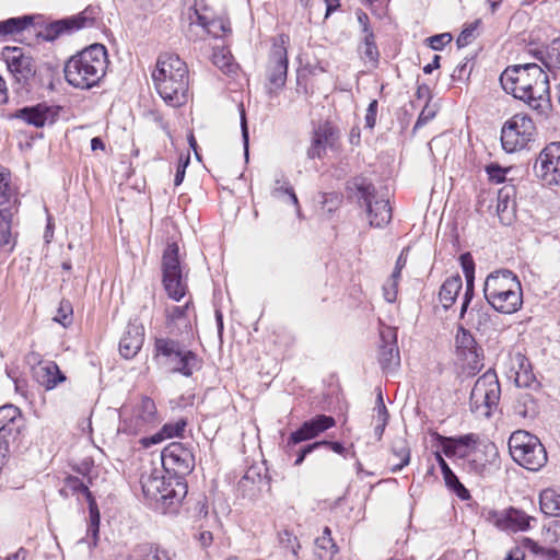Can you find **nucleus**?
<instances>
[{
    "label": "nucleus",
    "mask_w": 560,
    "mask_h": 560,
    "mask_svg": "<svg viewBox=\"0 0 560 560\" xmlns=\"http://www.w3.org/2000/svg\"><path fill=\"white\" fill-rule=\"evenodd\" d=\"M500 83L506 93L524 101L539 114L550 109L549 78L539 65L510 66L501 73Z\"/></svg>",
    "instance_id": "f257e3e1"
},
{
    "label": "nucleus",
    "mask_w": 560,
    "mask_h": 560,
    "mask_svg": "<svg viewBox=\"0 0 560 560\" xmlns=\"http://www.w3.org/2000/svg\"><path fill=\"white\" fill-rule=\"evenodd\" d=\"M152 80L162 100L172 107L187 103L189 71L186 62L175 54H161L152 72Z\"/></svg>",
    "instance_id": "f03ea898"
},
{
    "label": "nucleus",
    "mask_w": 560,
    "mask_h": 560,
    "mask_svg": "<svg viewBox=\"0 0 560 560\" xmlns=\"http://www.w3.org/2000/svg\"><path fill=\"white\" fill-rule=\"evenodd\" d=\"M107 50L102 44H92L70 57L63 68L66 81L75 89L90 90L106 74Z\"/></svg>",
    "instance_id": "7ed1b4c3"
},
{
    "label": "nucleus",
    "mask_w": 560,
    "mask_h": 560,
    "mask_svg": "<svg viewBox=\"0 0 560 560\" xmlns=\"http://www.w3.org/2000/svg\"><path fill=\"white\" fill-rule=\"evenodd\" d=\"M483 295L488 304L502 314H514L523 304L522 284L509 269H499L488 275Z\"/></svg>",
    "instance_id": "20e7f679"
},
{
    "label": "nucleus",
    "mask_w": 560,
    "mask_h": 560,
    "mask_svg": "<svg viewBox=\"0 0 560 560\" xmlns=\"http://www.w3.org/2000/svg\"><path fill=\"white\" fill-rule=\"evenodd\" d=\"M140 482L144 497L161 503L164 512L180 503L188 492L187 483L183 477H165L156 470L149 476H141Z\"/></svg>",
    "instance_id": "39448f33"
},
{
    "label": "nucleus",
    "mask_w": 560,
    "mask_h": 560,
    "mask_svg": "<svg viewBox=\"0 0 560 560\" xmlns=\"http://www.w3.org/2000/svg\"><path fill=\"white\" fill-rule=\"evenodd\" d=\"M512 458L522 467L537 471L547 463V452L539 439L527 431L517 430L509 439Z\"/></svg>",
    "instance_id": "423d86ee"
},
{
    "label": "nucleus",
    "mask_w": 560,
    "mask_h": 560,
    "mask_svg": "<svg viewBox=\"0 0 560 560\" xmlns=\"http://www.w3.org/2000/svg\"><path fill=\"white\" fill-rule=\"evenodd\" d=\"M501 387L494 371L488 370L475 382L469 397L470 411L477 417L489 418L498 408Z\"/></svg>",
    "instance_id": "0eeeda50"
},
{
    "label": "nucleus",
    "mask_w": 560,
    "mask_h": 560,
    "mask_svg": "<svg viewBox=\"0 0 560 560\" xmlns=\"http://www.w3.org/2000/svg\"><path fill=\"white\" fill-rule=\"evenodd\" d=\"M162 284L167 296L180 301L187 292L186 277L179 260V247L176 243L166 246L162 255Z\"/></svg>",
    "instance_id": "6e6552de"
},
{
    "label": "nucleus",
    "mask_w": 560,
    "mask_h": 560,
    "mask_svg": "<svg viewBox=\"0 0 560 560\" xmlns=\"http://www.w3.org/2000/svg\"><path fill=\"white\" fill-rule=\"evenodd\" d=\"M535 133L533 119L523 113L515 114L501 128L502 148L506 153L524 150L534 141Z\"/></svg>",
    "instance_id": "1a4fd4ad"
},
{
    "label": "nucleus",
    "mask_w": 560,
    "mask_h": 560,
    "mask_svg": "<svg viewBox=\"0 0 560 560\" xmlns=\"http://www.w3.org/2000/svg\"><path fill=\"white\" fill-rule=\"evenodd\" d=\"M25 420L21 410L13 405L0 407V469L7 463L11 446L19 439Z\"/></svg>",
    "instance_id": "9d476101"
},
{
    "label": "nucleus",
    "mask_w": 560,
    "mask_h": 560,
    "mask_svg": "<svg viewBox=\"0 0 560 560\" xmlns=\"http://www.w3.org/2000/svg\"><path fill=\"white\" fill-rule=\"evenodd\" d=\"M359 194V200L365 205L370 225L373 228H384L392 220V207L389 200L384 196H378L375 187L371 183L362 179L355 184Z\"/></svg>",
    "instance_id": "9b49d317"
},
{
    "label": "nucleus",
    "mask_w": 560,
    "mask_h": 560,
    "mask_svg": "<svg viewBox=\"0 0 560 560\" xmlns=\"http://www.w3.org/2000/svg\"><path fill=\"white\" fill-rule=\"evenodd\" d=\"M456 355L462 362L463 372L475 375L483 366V350L469 330L459 326L455 337Z\"/></svg>",
    "instance_id": "f8f14e48"
},
{
    "label": "nucleus",
    "mask_w": 560,
    "mask_h": 560,
    "mask_svg": "<svg viewBox=\"0 0 560 560\" xmlns=\"http://www.w3.org/2000/svg\"><path fill=\"white\" fill-rule=\"evenodd\" d=\"M1 56L15 80L23 88H28L37 70L34 58L24 48L18 46L3 47Z\"/></svg>",
    "instance_id": "ddd939ff"
},
{
    "label": "nucleus",
    "mask_w": 560,
    "mask_h": 560,
    "mask_svg": "<svg viewBox=\"0 0 560 560\" xmlns=\"http://www.w3.org/2000/svg\"><path fill=\"white\" fill-rule=\"evenodd\" d=\"M534 173L546 186L560 185V142H551L539 153Z\"/></svg>",
    "instance_id": "4468645a"
},
{
    "label": "nucleus",
    "mask_w": 560,
    "mask_h": 560,
    "mask_svg": "<svg viewBox=\"0 0 560 560\" xmlns=\"http://www.w3.org/2000/svg\"><path fill=\"white\" fill-rule=\"evenodd\" d=\"M315 438V418L305 421L298 430L293 431L284 446L288 457H295L294 465L303 463L305 456L315 450V442H307Z\"/></svg>",
    "instance_id": "2eb2a0df"
},
{
    "label": "nucleus",
    "mask_w": 560,
    "mask_h": 560,
    "mask_svg": "<svg viewBox=\"0 0 560 560\" xmlns=\"http://www.w3.org/2000/svg\"><path fill=\"white\" fill-rule=\"evenodd\" d=\"M162 465L174 476L189 474L195 467L192 450L180 442H172L162 451Z\"/></svg>",
    "instance_id": "dca6fc26"
},
{
    "label": "nucleus",
    "mask_w": 560,
    "mask_h": 560,
    "mask_svg": "<svg viewBox=\"0 0 560 560\" xmlns=\"http://www.w3.org/2000/svg\"><path fill=\"white\" fill-rule=\"evenodd\" d=\"M288 56L287 48L281 44H273L267 66L268 93L272 95L282 89L287 81Z\"/></svg>",
    "instance_id": "f3484780"
},
{
    "label": "nucleus",
    "mask_w": 560,
    "mask_h": 560,
    "mask_svg": "<svg viewBox=\"0 0 560 560\" xmlns=\"http://www.w3.org/2000/svg\"><path fill=\"white\" fill-rule=\"evenodd\" d=\"M58 107L46 103L24 106L9 114V119H20L30 126L43 128L46 124H54L58 117Z\"/></svg>",
    "instance_id": "a211bd4d"
},
{
    "label": "nucleus",
    "mask_w": 560,
    "mask_h": 560,
    "mask_svg": "<svg viewBox=\"0 0 560 560\" xmlns=\"http://www.w3.org/2000/svg\"><path fill=\"white\" fill-rule=\"evenodd\" d=\"M190 11H192V14H189L191 23L200 25L208 34L221 37L231 32L229 23L222 19L214 18L206 4L196 1Z\"/></svg>",
    "instance_id": "6ab92c4d"
},
{
    "label": "nucleus",
    "mask_w": 560,
    "mask_h": 560,
    "mask_svg": "<svg viewBox=\"0 0 560 560\" xmlns=\"http://www.w3.org/2000/svg\"><path fill=\"white\" fill-rule=\"evenodd\" d=\"M186 347L176 339L158 337L154 340V360L158 365L170 371Z\"/></svg>",
    "instance_id": "aec40b11"
},
{
    "label": "nucleus",
    "mask_w": 560,
    "mask_h": 560,
    "mask_svg": "<svg viewBox=\"0 0 560 560\" xmlns=\"http://www.w3.org/2000/svg\"><path fill=\"white\" fill-rule=\"evenodd\" d=\"M382 345L378 361L384 372H394L400 365V354L396 341V332L387 328L381 332Z\"/></svg>",
    "instance_id": "412c9836"
},
{
    "label": "nucleus",
    "mask_w": 560,
    "mask_h": 560,
    "mask_svg": "<svg viewBox=\"0 0 560 560\" xmlns=\"http://www.w3.org/2000/svg\"><path fill=\"white\" fill-rule=\"evenodd\" d=\"M144 341V327L138 320H130L119 341V352L125 359H131L140 351Z\"/></svg>",
    "instance_id": "4be33fe9"
},
{
    "label": "nucleus",
    "mask_w": 560,
    "mask_h": 560,
    "mask_svg": "<svg viewBox=\"0 0 560 560\" xmlns=\"http://www.w3.org/2000/svg\"><path fill=\"white\" fill-rule=\"evenodd\" d=\"M32 375L38 385L46 390H51L66 382L67 377L54 361H45L32 368Z\"/></svg>",
    "instance_id": "5701e85b"
},
{
    "label": "nucleus",
    "mask_w": 560,
    "mask_h": 560,
    "mask_svg": "<svg viewBox=\"0 0 560 560\" xmlns=\"http://www.w3.org/2000/svg\"><path fill=\"white\" fill-rule=\"evenodd\" d=\"M202 364L203 361L197 353L185 348L168 372L190 377L202 369Z\"/></svg>",
    "instance_id": "b1692460"
},
{
    "label": "nucleus",
    "mask_w": 560,
    "mask_h": 560,
    "mask_svg": "<svg viewBox=\"0 0 560 560\" xmlns=\"http://www.w3.org/2000/svg\"><path fill=\"white\" fill-rule=\"evenodd\" d=\"M533 517L528 516L521 510L510 508L504 514L500 515L495 523L501 529H510L513 532L526 530Z\"/></svg>",
    "instance_id": "393cba45"
},
{
    "label": "nucleus",
    "mask_w": 560,
    "mask_h": 560,
    "mask_svg": "<svg viewBox=\"0 0 560 560\" xmlns=\"http://www.w3.org/2000/svg\"><path fill=\"white\" fill-rule=\"evenodd\" d=\"M435 459L441 468L445 486L460 500H468L470 498L469 491L459 481L457 476L453 472L448 464L439 452L435 453Z\"/></svg>",
    "instance_id": "a878e982"
},
{
    "label": "nucleus",
    "mask_w": 560,
    "mask_h": 560,
    "mask_svg": "<svg viewBox=\"0 0 560 560\" xmlns=\"http://www.w3.org/2000/svg\"><path fill=\"white\" fill-rule=\"evenodd\" d=\"M340 131L330 122H326L317 128V156H320L319 150L329 149L336 153L339 150Z\"/></svg>",
    "instance_id": "bb28decb"
},
{
    "label": "nucleus",
    "mask_w": 560,
    "mask_h": 560,
    "mask_svg": "<svg viewBox=\"0 0 560 560\" xmlns=\"http://www.w3.org/2000/svg\"><path fill=\"white\" fill-rule=\"evenodd\" d=\"M513 186H505L498 191L497 212L503 224H510L514 213Z\"/></svg>",
    "instance_id": "cd10ccee"
},
{
    "label": "nucleus",
    "mask_w": 560,
    "mask_h": 560,
    "mask_svg": "<svg viewBox=\"0 0 560 560\" xmlns=\"http://www.w3.org/2000/svg\"><path fill=\"white\" fill-rule=\"evenodd\" d=\"M18 211L19 208L15 206L0 209V247L8 245L13 247L15 244V238L12 234V224Z\"/></svg>",
    "instance_id": "c85d7f7f"
},
{
    "label": "nucleus",
    "mask_w": 560,
    "mask_h": 560,
    "mask_svg": "<svg viewBox=\"0 0 560 560\" xmlns=\"http://www.w3.org/2000/svg\"><path fill=\"white\" fill-rule=\"evenodd\" d=\"M463 288L459 275L448 277L440 288L439 300L444 310H448L455 302Z\"/></svg>",
    "instance_id": "c756f323"
},
{
    "label": "nucleus",
    "mask_w": 560,
    "mask_h": 560,
    "mask_svg": "<svg viewBox=\"0 0 560 560\" xmlns=\"http://www.w3.org/2000/svg\"><path fill=\"white\" fill-rule=\"evenodd\" d=\"M512 370L515 373V383L518 387H527L533 382L532 365L524 354L517 352L512 357Z\"/></svg>",
    "instance_id": "7c9ffc66"
},
{
    "label": "nucleus",
    "mask_w": 560,
    "mask_h": 560,
    "mask_svg": "<svg viewBox=\"0 0 560 560\" xmlns=\"http://www.w3.org/2000/svg\"><path fill=\"white\" fill-rule=\"evenodd\" d=\"M15 206L19 208L20 200L11 185V173L8 168L0 166V207Z\"/></svg>",
    "instance_id": "2f4dec72"
},
{
    "label": "nucleus",
    "mask_w": 560,
    "mask_h": 560,
    "mask_svg": "<svg viewBox=\"0 0 560 560\" xmlns=\"http://www.w3.org/2000/svg\"><path fill=\"white\" fill-rule=\"evenodd\" d=\"M467 324L476 330L487 334L493 329V323L489 311L482 306H472L467 315Z\"/></svg>",
    "instance_id": "473e14b6"
},
{
    "label": "nucleus",
    "mask_w": 560,
    "mask_h": 560,
    "mask_svg": "<svg viewBox=\"0 0 560 560\" xmlns=\"http://www.w3.org/2000/svg\"><path fill=\"white\" fill-rule=\"evenodd\" d=\"M191 302L188 301L184 306H172L171 308L166 310V328L168 329L170 334H174V326L183 325L184 328L190 329V324L187 318V314L190 310Z\"/></svg>",
    "instance_id": "72a5a7b5"
},
{
    "label": "nucleus",
    "mask_w": 560,
    "mask_h": 560,
    "mask_svg": "<svg viewBox=\"0 0 560 560\" xmlns=\"http://www.w3.org/2000/svg\"><path fill=\"white\" fill-rule=\"evenodd\" d=\"M137 425L159 422L155 402L152 398L143 396L136 409Z\"/></svg>",
    "instance_id": "f704fd0d"
},
{
    "label": "nucleus",
    "mask_w": 560,
    "mask_h": 560,
    "mask_svg": "<svg viewBox=\"0 0 560 560\" xmlns=\"http://www.w3.org/2000/svg\"><path fill=\"white\" fill-rule=\"evenodd\" d=\"M73 21L70 18L61 19L46 25L44 31L39 33L42 38L46 42H54L62 34H70L74 32Z\"/></svg>",
    "instance_id": "c9c22d12"
},
{
    "label": "nucleus",
    "mask_w": 560,
    "mask_h": 560,
    "mask_svg": "<svg viewBox=\"0 0 560 560\" xmlns=\"http://www.w3.org/2000/svg\"><path fill=\"white\" fill-rule=\"evenodd\" d=\"M338 546L331 537L329 527L323 529L320 537H317V560H334L338 553Z\"/></svg>",
    "instance_id": "e433bc0d"
},
{
    "label": "nucleus",
    "mask_w": 560,
    "mask_h": 560,
    "mask_svg": "<svg viewBox=\"0 0 560 560\" xmlns=\"http://www.w3.org/2000/svg\"><path fill=\"white\" fill-rule=\"evenodd\" d=\"M541 512L547 516H560V492L553 489H545L539 495Z\"/></svg>",
    "instance_id": "4c0bfd02"
},
{
    "label": "nucleus",
    "mask_w": 560,
    "mask_h": 560,
    "mask_svg": "<svg viewBox=\"0 0 560 560\" xmlns=\"http://www.w3.org/2000/svg\"><path fill=\"white\" fill-rule=\"evenodd\" d=\"M101 13V9L97 5H89L82 12L77 15L70 16V20L73 21L74 30H81L83 27H91L95 24V21L98 19Z\"/></svg>",
    "instance_id": "58836bf2"
},
{
    "label": "nucleus",
    "mask_w": 560,
    "mask_h": 560,
    "mask_svg": "<svg viewBox=\"0 0 560 560\" xmlns=\"http://www.w3.org/2000/svg\"><path fill=\"white\" fill-rule=\"evenodd\" d=\"M535 56L548 68H560V37L551 42L547 52L536 50Z\"/></svg>",
    "instance_id": "ea45409f"
},
{
    "label": "nucleus",
    "mask_w": 560,
    "mask_h": 560,
    "mask_svg": "<svg viewBox=\"0 0 560 560\" xmlns=\"http://www.w3.org/2000/svg\"><path fill=\"white\" fill-rule=\"evenodd\" d=\"M261 482L262 478L260 474L255 468H249L238 481L237 487L244 497H253L256 494V490H259V487H256V483Z\"/></svg>",
    "instance_id": "a19ab883"
},
{
    "label": "nucleus",
    "mask_w": 560,
    "mask_h": 560,
    "mask_svg": "<svg viewBox=\"0 0 560 560\" xmlns=\"http://www.w3.org/2000/svg\"><path fill=\"white\" fill-rule=\"evenodd\" d=\"M33 19L30 15L10 18L1 22L3 36L20 33L31 25Z\"/></svg>",
    "instance_id": "79ce46f5"
},
{
    "label": "nucleus",
    "mask_w": 560,
    "mask_h": 560,
    "mask_svg": "<svg viewBox=\"0 0 560 560\" xmlns=\"http://www.w3.org/2000/svg\"><path fill=\"white\" fill-rule=\"evenodd\" d=\"M393 455L400 462L392 467V471L396 472L401 470L410 462V450L407 447L404 440L396 441L392 447Z\"/></svg>",
    "instance_id": "37998d69"
},
{
    "label": "nucleus",
    "mask_w": 560,
    "mask_h": 560,
    "mask_svg": "<svg viewBox=\"0 0 560 560\" xmlns=\"http://www.w3.org/2000/svg\"><path fill=\"white\" fill-rule=\"evenodd\" d=\"M272 196L276 198H287L288 201L294 206H299L298 197L292 188V186L289 184L285 179H276L275 186L272 189Z\"/></svg>",
    "instance_id": "c03bdc74"
},
{
    "label": "nucleus",
    "mask_w": 560,
    "mask_h": 560,
    "mask_svg": "<svg viewBox=\"0 0 560 560\" xmlns=\"http://www.w3.org/2000/svg\"><path fill=\"white\" fill-rule=\"evenodd\" d=\"M65 487L70 490L72 494L82 493L86 500L93 497L89 487L77 476H67L65 478Z\"/></svg>",
    "instance_id": "a18cd8bd"
},
{
    "label": "nucleus",
    "mask_w": 560,
    "mask_h": 560,
    "mask_svg": "<svg viewBox=\"0 0 560 560\" xmlns=\"http://www.w3.org/2000/svg\"><path fill=\"white\" fill-rule=\"evenodd\" d=\"M434 439L441 444L442 448H443V453L447 456V457H452V456H455V455H459V456H464L465 454H462L458 446H457V443H455V440L453 436H443L441 434H439L438 432H435L433 434Z\"/></svg>",
    "instance_id": "49530a36"
},
{
    "label": "nucleus",
    "mask_w": 560,
    "mask_h": 560,
    "mask_svg": "<svg viewBox=\"0 0 560 560\" xmlns=\"http://www.w3.org/2000/svg\"><path fill=\"white\" fill-rule=\"evenodd\" d=\"M278 538L282 548L291 551L293 556L298 555V548H300V545L298 542L296 536H294L288 529H283L278 533Z\"/></svg>",
    "instance_id": "de8ad7c7"
},
{
    "label": "nucleus",
    "mask_w": 560,
    "mask_h": 560,
    "mask_svg": "<svg viewBox=\"0 0 560 560\" xmlns=\"http://www.w3.org/2000/svg\"><path fill=\"white\" fill-rule=\"evenodd\" d=\"M342 202V196L337 192H328L323 195L322 210L327 214L335 212Z\"/></svg>",
    "instance_id": "09e8293b"
},
{
    "label": "nucleus",
    "mask_w": 560,
    "mask_h": 560,
    "mask_svg": "<svg viewBox=\"0 0 560 560\" xmlns=\"http://www.w3.org/2000/svg\"><path fill=\"white\" fill-rule=\"evenodd\" d=\"M72 306L69 301L62 300L60 302L55 320L61 324L63 327H68L72 322Z\"/></svg>",
    "instance_id": "8fccbe9b"
},
{
    "label": "nucleus",
    "mask_w": 560,
    "mask_h": 560,
    "mask_svg": "<svg viewBox=\"0 0 560 560\" xmlns=\"http://www.w3.org/2000/svg\"><path fill=\"white\" fill-rule=\"evenodd\" d=\"M187 425V421L184 418L178 419L175 422L165 423L161 430L166 439H172L175 436H180Z\"/></svg>",
    "instance_id": "3c124183"
},
{
    "label": "nucleus",
    "mask_w": 560,
    "mask_h": 560,
    "mask_svg": "<svg viewBox=\"0 0 560 560\" xmlns=\"http://www.w3.org/2000/svg\"><path fill=\"white\" fill-rule=\"evenodd\" d=\"M399 278H393L392 276L383 284V296L386 302L394 303L397 299Z\"/></svg>",
    "instance_id": "603ef678"
},
{
    "label": "nucleus",
    "mask_w": 560,
    "mask_h": 560,
    "mask_svg": "<svg viewBox=\"0 0 560 560\" xmlns=\"http://www.w3.org/2000/svg\"><path fill=\"white\" fill-rule=\"evenodd\" d=\"M359 51L365 60H369L374 65L378 62L380 51L376 43L360 44Z\"/></svg>",
    "instance_id": "864d4df0"
},
{
    "label": "nucleus",
    "mask_w": 560,
    "mask_h": 560,
    "mask_svg": "<svg viewBox=\"0 0 560 560\" xmlns=\"http://www.w3.org/2000/svg\"><path fill=\"white\" fill-rule=\"evenodd\" d=\"M476 27H477V22L468 25L460 32V34L458 35V37L456 39V44H457L458 48L466 47L467 45H469L472 42V39L475 38Z\"/></svg>",
    "instance_id": "5fc2aeb1"
},
{
    "label": "nucleus",
    "mask_w": 560,
    "mask_h": 560,
    "mask_svg": "<svg viewBox=\"0 0 560 560\" xmlns=\"http://www.w3.org/2000/svg\"><path fill=\"white\" fill-rule=\"evenodd\" d=\"M474 298V279L466 280V290L464 293V300L460 307L459 318H465L469 303Z\"/></svg>",
    "instance_id": "6e6d98bb"
},
{
    "label": "nucleus",
    "mask_w": 560,
    "mask_h": 560,
    "mask_svg": "<svg viewBox=\"0 0 560 560\" xmlns=\"http://www.w3.org/2000/svg\"><path fill=\"white\" fill-rule=\"evenodd\" d=\"M428 40L433 50H441L452 40V35L450 33H442L429 37Z\"/></svg>",
    "instance_id": "4d7b16f0"
},
{
    "label": "nucleus",
    "mask_w": 560,
    "mask_h": 560,
    "mask_svg": "<svg viewBox=\"0 0 560 560\" xmlns=\"http://www.w3.org/2000/svg\"><path fill=\"white\" fill-rule=\"evenodd\" d=\"M462 268L465 273L466 280L474 279L475 264L469 253L460 256Z\"/></svg>",
    "instance_id": "13d9d810"
},
{
    "label": "nucleus",
    "mask_w": 560,
    "mask_h": 560,
    "mask_svg": "<svg viewBox=\"0 0 560 560\" xmlns=\"http://www.w3.org/2000/svg\"><path fill=\"white\" fill-rule=\"evenodd\" d=\"M377 106H378V103L376 100H373L372 102H370L368 109H366L365 117H364L366 128L372 129L375 126Z\"/></svg>",
    "instance_id": "bf43d9fd"
},
{
    "label": "nucleus",
    "mask_w": 560,
    "mask_h": 560,
    "mask_svg": "<svg viewBox=\"0 0 560 560\" xmlns=\"http://www.w3.org/2000/svg\"><path fill=\"white\" fill-rule=\"evenodd\" d=\"M335 424L336 421L334 417L326 415H317V439L319 438L320 433L335 427Z\"/></svg>",
    "instance_id": "052dcab7"
},
{
    "label": "nucleus",
    "mask_w": 560,
    "mask_h": 560,
    "mask_svg": "<svg viewBox=\"0 0 560 560\" xmlns=\"http://www.w3.org/2000/svg\"><path fill=\"white\" fill-rule=\"evenodd\" d=\"M489 178L495 183H502L505 179L506 170L497 164H490L487 167Z\"/></svg>",
    "instance_id": "680f3d73"
},
{
    "label": "nucleus",
    "mask_w": 560,
    "mask_h": 560,
    "mask_svg": "<svg viewBox=\"0 0 560 560\" xmlns=\"http://www.w3.org/2000/svg\"><path fill=\"white\" fill-rule=\"evenodd\" d=\"M319 447H326L331 450L332 452L343 455L346 452L345 446L340 442H332L328 440H319L317 439V448Z\"/></svg>",
    "instance_id": "e2e57ef3"
},
{
    "label": "nucleus",
    "mask_w": 560,
    "mask_h": 560,
    "mask_svg": "<svg viewBox=\"0 0 560 560\" xmlns=\"http://www.w3.org/2000/svg\"><path fill=\"white\" fill-rule=\"evenodd\" d=\"M406 264H407V249L405 248L401 250L400 255L397 257L395 268L390 276L393 278L400 279L401 270L406 267Z\"/></svg>",
    "instance_id": "0e129e2a"
},
{
    "label": "nucleus",
    "mask_w": 560,
    "mask_h": 560,
    "mask_svg": "<svg viewBox=\"0 0 560 560\" xmlns=\"http://www.w3.org/2000/svg\"><path fill=\"white\" fill-rule=\"evenodd\" d=\"M89 503V512H90V524H100L101 515L98 511L97 503L95 498L92 497L86 500Z\"/></svg>",
    "instance_id": "69168bd1"
},
{
    "label": "nucleus",
    "mask_w": 560,
    "mask_h": 560,
    "mask_svg": "<svg viewBox=\"0 0 560 560\" xmlns=\"http://www.w3.org/2000/svg\"><path fill=\"white\" fill-rule=\"evenodd\" d=\"M434 116H435V112L433 109L429 108L428 106H425L421 110V113H420V115H419V117H418V119H417V121L415 124V128L417 129V128H420V127L424 126Z\"/></svg>",
    "instance_id": "338daca9"
},
{
    "label": "nucleus",
    "mask_w": 560,
    "mask_h": 560,
    "mask_svg": "<svg viewBox=\"0 0 560 560\" xmlns=\"http://www.w3.org/2000/svg\"><path fill=\"white\" fill-rule=\"evenodd\" d=\"M455 443H457L458 448L460 447H469L477 443L478 436L474 433L465 434L458 438H454Z\"/></svg>",
    "instance_id": "774afa93"
}]
</instances>
